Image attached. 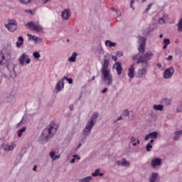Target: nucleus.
I'll return each instance as SVG.
<instances>
[{"instance_id": "1", "label": "nucleus", "mask_w": 182, "mask_h": 182, "mask_svg": "<svg viewBox=\"0 0 182 182\" xmlns=\"http://www.w3.org/2000/svg\"><path fill=\"white\" fill-rule=\"evenodd\" d=\"M146 42H147L146 38L142 36L139 37V47L138 50L140 53L132 57V60H134L136 65L141 64V68L138 69L136 74V77L139 79H143V77L147 76V73L149 72V60H151L153 56H154V54L151 51H147L144 55L141 54L146 52Z\"/></svg>"}, {"instance_id": "2", "label": "nucleus", "mask_w": 182, "mask_h": 182, "mask_svg": "<svg viewBox=\"0 0 182 182\" xmlns=\"http://www.w3.org/2000/svg\"><path fill=\"white\" fill-rule=\"evenodd\" d=\"M107 56H105L104 61L102 63L101 73L102 75V80L104 83L107 86H112L113 85V75L110 72V68H109V65L110 61L109 59L106 58Z\"/></svg>"}, {"instance_id": "3", "label": "nucleus", "mask_w": 182, "mask_h": 182, "mask_svg": "<svg viewBox=\"0 0 182 182\" xmlns=\"http://www.w3.org/2000/svg\"><path fill=\"white\" fill-rule=\"evenodd\" d=\"M59 129V125L55 122H51L48 128L43 130L41 134V139L43 141H48L50 137H53L56 134Z\"/></svg>"}, {"instance_id": "4", "label": "nucleus", "mask_w": 182, "mask_h": 182, "mask_svg": "<svg viewBox=\"0 0 182 182\" xmlns=\"http://www.w3.org/2000/svg\"><path fill=\"white\" fill-rule=\"evenodd\" d=\"M27 28L31 29V31H34L36 32H38L39 33H41L43 31V27L41 26L39 23H36L33 21H31L26 24Z\"/></svg>"}, {"instance_id": "5", "label": "nucleus", "mask_w": 182, "mask_h": 182, "mask_svg": "<svg viewBox=\"0 0 182 182\" xmlns=\"http://www.w3.org/2000/svg\"><path fill=\"white\" fill-rule=\"evenodd\" d=\"M4 26L9 32H15V31L18 29V24L15 20H9L8 23L5 24Z\"/></svg>"}, {"instance_id": "6", "label": "nucleus", "mask_w": 182, "mask_h": 182, "mask_svg": "<svg viewBox=\"0 0 182 182\" xmlns=\"http://www.w3.org/2000/svg\"><path fill=\"white\" fill-rule=\"evenodd\" d=\"M18 62H19V65H21V66H24L25 63H26L27 65H29V63H31V59L29 58V55H28L25 53H23L18 58Z\"/></svg>"}, {"instance_id": "7", "label": "nucleus", "mask_w": 182, "mask_h": 182, "mask_svg": "<svg viewBox=\"0 0 182 182\" xmlns=\"http://www.w3.org/2000/svg\"><path fill=\"white\" fill-rule=\"evenodd\" d=\"M174 68L173 67L166 68L163 73L164 79H171L174 75Z\"/></svg>"}, {"instance_id": "8", "label": "nucleus", "mask_w": 182, "mask_h": 182, "mask_svg": "<svg viewBox=\"0 0 182 182\" xmlns=\"http://www.w3.org/2000/svg\"><path fill=\"white\" fill-rule=\"evenodd\" d=\"M16 147V143L11 141L10 144H5L3 145L4 151H12Z\"/></svg>"}, {"instance_id": "9", "label": "nucleus", "mask_w": 182, "mask_h": 182, "mask_svg": "<svg viewBox=\"0 0 182 182\" xmlns=\"http://www.w3.org/2000/svg\"><path fill=\"white\" fill-rule=\"evenodd\" d=\"M93 126L94 125L89 124V122H87L85 127L82 131L84 136H90V133H92V129H93Z\"/></svg>"}, {"instance_id": "10", "label": "nucleus", "mask_w": 182, "mask_h": 182, "mask_svg": "<svg viewBox=\"0 0 182 182\" xmlns=\"http://www.w3.org/2000/svg\"><path fill=\"white\" fill-rule=\"evenodd\" d=\"M97 117H99V112H94L91 115L90 120L87 121V123H89L90 124H92V126H95V124H96Z\"/></svg>"}, {"instance_id": "11", "label": "nucleus", "mask_w": 182, "mask_h": 182, "mask_svg": "<svg viewBox=\"0 0 182 182\" xmlns=\"http://www.w3.org/2000/svg\"><path fill=\"white\" fill-rule=\"evenodd\" d=\"M112 68L113 69L116 70L118 76H120V75H122V71L123 70V68H122V63L120 62L115 63Z\"/></svg>"}, {"instance_id": "12", "label": "nucleus", "mask_w": 182, "mask_h": 182, "mask_svg": "<svg viewBox=\"0 0 182 182\" xmlns=\"http://www.w3.org/2000/svg\"><path fill=\"white\" fill-rule=\"evenodd\" d=\"M65 87V81L63 80H60L58 81L55 87V90H56V92L58 93V92H60L63 88Z\"/></svg>"}, {"instance_id": "13", "label": "nucleus", "mask_w": 182, "mask_h": 182, "mask_svg": "<svg viewBox=\"0 0 182 182\" xmlns=\"http://www.w3.org/2000/svg\"><path fill=\"white\" fill-rule=\"evenodd\" d=\"M71 12L69 9L64 10L61 14V18L64 21H68L70 18Z\"/></svg>"}, {"instance_id": "14", "label": "nucleus", "mask_w": 182, "mask_h": 182, "mask_svg": "<svg viewBox=\"0 0 182 182\" xmlns=\"http://www.w3.org/2000/svg\"><path fill=\"white\" fill-rule=\"evenodd\" d=\"M27 36L28 38V41H34L35 43H42V38L36 36H33L31 34H27Z\"/></svg>"}, {"instance_id": "15", "label": "nucleus", "mask_w": 182, "mask_h": 182, "mask_svg": "<svg viewBox=\"0 0 182 182\" xmlns=\"http://www.w3.org/2000/svg\"><path fill=\"white\" fill-rule=\"evenodd\" d=\"M151 165L152 167L156 168L161 166V159L160 158H155L151 160Z\"/></svg>"}, {"instance_id": "16", "label": "nucleus", "mask_w": 182, "mask_h": 182, "mask_svg": "<svg viewBox=\"0 0 182 182\" xmlns=\"http://www.w3.org/2000/svg\"><path fill=\"white\" fill-rule=\"evenodd\" d=\"M166 22H168V14H164L158 20L159 25H164V23H166Z\"/></svg>"}, {"instance_id": "17", "label": "nucleus", "mask_w": 182, "mask_h": 182, "mask_svg": "<svg viewBox=\"0 0 182 182\" xmlns=\"http://www.w3.org/2000/svg\"><path fill=\"white\" fill-rule=\"evenodd\" d=\"M158 136H159V133H157V132H153L146 134L144 138V140L145 141H147V140H149V139H157Z\"/></svg>"}, {"instance_id": "18", "label": "nucleus", "mask_w": 182, "mask_h": 182, "mask_svg": "<svg viewBox=\"0 0 182 182\" xmlns=\"http://www.w3.org/2000/svg\"><path fill=\"white\" fill-rule=\"evenodd\" d=\"M135 72L136 68H134V65H131V67L128 70V76L130 79H133L134 77Z\"/></svg>"}, {"instance_id": "19", "label": "nucleus", "mask_w": 182, "mask_h": 182, "mask_svg": "<svg viewBox=\"0 0 182 182\" xmlns=\"http://www.w3.org/2000/svg\"><path fill=\"white\" fill-rule=\"evenodd\" d=\"M117 164L118 166H122V167H129V166H130V162L123 158L121 161H117Z\"/></svg>"}, {"instance_id": "20", "label": "nucleus", "mask_w": 182, "mask_h": 182, "mask_svg": "<svg viewBox=\"0 0 182 182\" xmlns=\"http://www.w3.org/2000/svg\"><path fill=\"white\" fill-rule=\"evenodd\" d=\"M136 137L134 136H131L130 137V143H132V146L134 147H136V146H137V144H140V140L137 139L136 142Z\"/></svg>"}, {"instance_id": "21", "label": "nucleus", "mask_w": 182, "mask_h": 182, "mask_svg": "<svg viewBox=\"0 0 182 182\" xmlns=\"http://www.w3.org/2000/svg\"><path fill=\"white\" fill-rule=\"evenodd\" d=\"M76 58H77V53H73L72 55L68 58V62H76Z\"/></svg>"}, {"instance_id": "22", "label": "nucleus", "mask_w": 182, "mask_h": 182, "mask_svg": "<svg viewBox=\"0 0 182 182\" xmlns=\"http://www.w3.org/2000/svg\"><path fill=\"white\" fill-rule=\"evenodd\" d=\"M157 178H159V173H153L151 174V176L149 178V181L150 182H155L156 180H157Z\"/></svg>"}, {"instance_id": "23", "label": "nucleus", "mask_w": 182, "mask_h": 182, "mask_svg": "<svg viewBox=\"0 0 182 182\" xmlns=\"http://www.w3.org/2000/svg\"><path fill=\"white\" fill-rule=\"evenodd\" d=\"M92 177H97V176H100L102 177V176H104L103 173H100V168H97L92 173Z\"/></svg>"}, {"instance_id": "24", "label": "nucleus", "mask_w": 182, "mask_h": 182, "mask_svg": "<svg viewBox=\"0 0 182 182\" xmlns=\"http://www.w3.org/2000/svg\"><path fill=\"white\" fill-rule=\"evenodd\" d=\"M23 45V37L19 36L18 38V42H16L17 48H21Z\"/></svg>"}, {"instance_id": "25", "label": "nucleus", "mask_w": 182, "mask_h": 182, "mask_svg": "<svg viewBox=\"0 0 182 182\" xmlns=\"http://www.w3.org/2000/svg\"><path fill=\"white\" fill-rule=\"evenodd\" d=\"M171 102L172 100L170 98H164L162 100V103L165 105V106H170V105H171Z\"/></svg>"}, {"instance_id": "26", "label": "nucleus", "mask_w": 182, "mask_h": 182, "mask_svg": "<svg viewBox=\"0 0 182 182\" xmlns=\"http://www.w3.org/2000/svg\"><path fill=\"white\" fill-rule=\"evenodd\" d=\"M26 132V127H23L22 129H20L18 131V139H21L22 137V134Z\"/></svg>"}, {"instance_id": "27", "label": "nucleus", "mask_w": 182, "mask_h": 182, "mask_svg": "<svg viewBox=\"0 0 182 182\" xmlns=\"http://www.w3.org/2000/svg\"><path fill=\"white\" fill-rule=\"evenodd\" d=\"M105 46H109V48H114L116 46V43H113L109 40L105 41Z\"/></svg>"}, {"instance_id": "28", "label": "nucleus", "mask_w": 182, "mask_h": 182, "mask_svg": "<svg viewBox=\"0 0 182 182\" xmlns=\"http://www.w3.org/2000/svg\"><path fill=\"white\" fill-rule=\"evenodd\" d=\"M6 62V60L5 59V55H4V53H0V65H4Z\"/></svg>"}, {"instance_id": "29", "label": "nucleus", "mask_w": 182, "mask_h": 182, "mask_svg": "<svg viewBox=\"0 0 182 182\" xmlns=\"http://www.w3.org/2000/svg\"><path fill=\"white\" fill-rule=\"evenodd\" d=\"M154 110H159L160 112L163 111V109H164V106L161 105H154Z\"/></svg>"}, {"instance_id": "30", "label": "nucleus", "mask_w": 182, "mask_h": 182, "mask_svg": "<svg viewBox=\"0 0 182 182\" xmlns=\"http://www.w3.org/2000/svg\"><path fill=\"white\" fill-rule=\"evenodd\" d=\"M92 179H93V178L92 176H87L84 178L80 179L79 182H90Z\"/></svg>"}, {"instance_id": "31", "label": "nucleus", "mask_w": 182, "mask_h": 182, "mask_svg": "<svg viewBox=\"0 0 182 182\" xmlns=\"http://www.w3.org/2000/svg\"><path fill=\"white\" fill-rule=\"evenodd\" d=\"M62 80H63V82H65V80H67L69 85H72V83H73V80L72 78H68L67 77H63L62 78Z\"/></svg>"}, {"instance_id": "32", "label": "nucleus", "mask_w": 182, "mask_h": 182, "mask_svg": "<svg viewBox=\"0 0 182 182\" xmlns=\"http://www.w3.org/2000/svg\"><path fill=\"white\" fill-rule=\"evenodd\" d=\"M33 58H35V59H39V58H41V54L39 53V52L36 51L33 53Z\"/></svg>"}, {"instance_id": "33", "label": "nucleus", "mask_w": 182, "mask_h": 182, "mask_svg": "<svg viewBox=\"0 0 182 182\" xmlns=\"http://www.w3.org/2000/svg\"><path fill=\"white\" fill-rule=\"evenodd\" d=\"M152 149H153V145L150 144V143L147 144L146 146V151H151Z\"/></svg>"}, {"instance_id": "34", "label": "nucleus", "mask_w": 182, "mask_h": 182, "mask_svg": "<svg viewBox=\"0 0 182 182\" xmlns=\"http://www.w3.org/2000/svg\"><path fill=\"white\" fill-rule=\"evenodd\" d=\"M153 4H150L148 5V7L145 9V11H144V14H149V11H150V9H151V6Z\"/></svg>"}, {"instance_id": "35", "label": "nucleus", "mask_w": 182, "mask_h": 182, "mask_svg": "<svg viewBox=\"0 0 182 182\" xmlns=\"http://www.w3.org/2000/svg\"><path fill=\"white\" fill-rule=\"evenodd\" d=\"M19 1L23 5H28V4L31 3V0H19Z\"/></svg>"}, {"instance_id": "36", "label": "nucleus", "mask_w": 182, "mask_h": 182, "mask_svg": "<svg viewBox=\"0 0 182 182\" xmlns=\"http://www.w3.org/2000/svg\"><path fill=\"white\" fill-rule=\"evenodd\" d=\"M164 45H167V46L170 45V39H168V38H165V39L164 40Z\"/></svg>"}, {"instance_id": "37", "label": "nucleus", "mask_w": 182, "mask_h": 182, "mask_svg": "<svg viewBox=\"0 0 182 182\" xmlns=\"http://www.w3.org/2000/svg\"><path fill=\"white\" fill-rule=\"evenodd\" d=\"M116 55H117V56H119V58H121V56H123V52L117 51Z\"/></svg>"}, {"instance_id": "38", "label": "nucleus", "mask_w": 182, "mask_h": 182, "mask_svg": "<svg viewBox=\"0 0 182 182\" xmlns=\"http://www.w3.org/2000/svg\"><path fill=\"white\" fill-rule=\"evenodd\" d=\"M50 157H51L52 160H53V159L55 158V151H51L50 152Z\"/></svg>"}, {"instance_id": "39", "label": "nucleus", "mask_w": 182, "mask_h": 182, "mask_svg": "<svg viewBox=\"0 0 182 182\" xmlns=\"http://www.w3.org/2000/svg\"><path fill=\"white\" fill-rule=\"evenodd\" d=\"M112 11H114V12H116V14L118 16H119H119L122 15V13L120 11L116 10L115 9H112Z\"/></svg>"}, {"instance_id": "40", "label": "nucleus", "mask_w": 182, "mask_h": 182, "mask_svg": "<svg viewBox=\"0 0 182 182\" xmlns=\"http://www.w3.org/2000/svg\"><path fill=\"white\" fill-rule=\"evenodd\" d=\"M58 159H60V155L54 156V158H53V161H55V160H58Z\"/></svg>"}, {"instance_id": "41", "label": "nucleus", "mask_w": 182, "mask_h": 182, "mask_svg": "<svg viewBox=\"0 0 182 182\" xmlns=\"http://www.w3.org/2000/svg\"><path fill=\"white\" fill-rule=\"evenodd\" d=\"M124 112L125 116H130V112H129L128 109H125L124 111Z\"/></svg>"}, {"instance_id": "42", "label": "nucleus", "mask_w": 182, "mask_h": 182, "mask_svg": "<svg viewBox=\"0 0 182 182\" xmlns=\"http://www.w3.org/2000/svg\"><path fill=\"white\" fill-rule=\"evenodd\" d=\"M175 134H176V136H180V134H182V130L176 131V132H175Z\"/></svg>"}, {"instance_id": "43", "label": "nucleus", "mask_w": 182, "mask_h": 182, "mask_svg": "<svg viewBox=\"0 0 182 182\" xmlns=\"http://www.w3.org/2000/svg\"><path fill=\"white\" fill-rule=\"evenodd\" d=\"M112 60H114V62H117V57L116 55H112Z\"/></svg>"}, {"instance_id": "44", "label": "nucleus", "mask_w": 182, "mask_h": 182, "mask_svg": "<svg viewBox=\"0 0 182 182\" xmlns=\"http://www.w3.org/2000/svg\"><path fill=\"white\" fill-rule=\"evenodd\" d=\"M178 139H180V136L179 135H176L174 137H173V140H178Z\"/></svg>"}, {"instance_id": "45", "label": "nucleus", "mask_w": 182, "mask_h": 182, "mask_svg": "<svg viewBox=\"0 0 182 182\" xmlns=\"http://www.w3.org/2000/svg\"><path fill=\"white\" fill-rule=\"evenodd\" d=\"M73 157L74 159H77V160H80V156H77V155H74V156H73Z\"/></svg>"}, {"instance_id": "46", "label": "nucleus", "mask_w": 182, "mask_h": 182, "mask_svg": "<svg viewBox=\"0 0 182 182\" xmlns=\"http://www.w3.org/2000/svg\"><path fill=\"white\" fill-rule=\"evenodd\" d=\"M50 0H42L43 4L45 5L46 4H48Z\"/></svg>"}, {"instance_id": "47", "label": "nucleus", "mask_w": 182, "mask_h": 182, "mask_svg": "<svg viewBox=\"0 0 182 182\" xmlns=\"http://www.w3.org/2000/svg\"><path fill=\"white\" fill-rule=\"evenodd\" d=\"M171 59H173V55H168L166 58L167 60H171Z\"/></svg>"}, {"instance_id": "48", "label": "nucleus", "mask_w": 182, "mask_h": 182, "mask_svg": "<svg viewBox=\"0 0 182 182\" xmlns=\"http://www.w3.org/2000/svg\"><path fill=\"white\" fill-rule=\"evenodd\" d=\"M75 161H76V159H75V158H74V159H71L70 163H71L72 164H73V163H75Z\"/></svg>"}, {"instance_id": "49", "label": "nucleus", "mask_w": 182, "mask_h": 182, "mask_svg": "<svg viewBox=\"0 0 182 182\" xmlns=\"http://www.w3.org/2000/svg\"><path fill=\"white\" fill-rule=\"evenodd\" d=\"M102 92V93H106V92H107V88H104Z\"/></svg>"}, {"instance_id": "50", "label": "nucleus", "mask_w": 182, "mask_h": 182, "mask_svg": "<svg viewBox=\"0 0 182 182\" xmlns=\"http://www.w3.org/2000/svg\"><path fill=\"white\" fill-rule=\"evenodd\" d=\"M123 118L122 117V116H119L117 119V122H119V120H122Z\"/></svg>"}, {"instance_id": "51", "label": "nucleus", "mask_w": 182, "mask_h": 182, "mask_svg": "<svg viewBox=\"0 0 182 182\" xmlns=\"http://www.w3.org/2000/svg\"><path fill=\"white\" fill-rule=\"evenodd\" d=\"M130 8H132L133 9V11H134V6H133L132 4H130Z\"/></svg>"}, {"instance_id": "52", "label": "nucleus", "mask_w": 182, "mask_h": 182, "mask_svg": "<svg viewBox=\"0 0 182 182\" xmlns=\"http://www.w3.org/2000/svg\"><path fill=\"white\" fill-rule=\"evenodd\" d=\"M167 44H165L164 46H163V49H167Z\"/></svg>"}, {"instance_id": "53", "label": "nucleus", "mask_w": 182, "mask_h": 182, "mask_svg": "<svg viewBox=\"0 0 182 182\" xmlns=\"http://www.w3.org/2000/svg\"><path fill=\"white\" fill-rule=\"evenodd\" d=\"M36 168H37V166H34L33 168V171H36Z\"/></svg>"}, {"instance_id": "54", "label": "nucleus", "mask_w": 182, "mask_h": 182, "mask_svg": "<svg viewBox=\"0 0 182 182\" xmlns=\"http://www.w3.org/2000/svg\"><path fill=\"white\" fill-rule=\"evenodd\" d=\"M156 66H158V68H161V64L157 63V64H156Z\"/></svg>"}, {"instance_id": "55", "label": "nucleus", "mask_w": 182, "mask_h": 182, "mask_svg": "<svg viewBox=\"0 0 182 182\" xmlns=\"http://www.w3.org/2000/svg\"><path fill=\"white\" fill-rule=\"evenodd\" d=\"M70 110H73V109H74L73 105L70 106Z\"/></svg>"}, {"instance_id": "56", "label": "nucleus", "mask_w": 182, "mask_h": 182, "mask_svg": "<svg viewBox=\"0 0 182 182\" xmlns=\"http://www.w3.org/2000/svg\"><path fill=\"white\" fill-rule=\"evenodd\" d=\"M150 143L151 144H153V143H154V139H151Z\"/></svg>"}, {"instance_id": "57", "label": "nucleus", "mask_w": 182, "mask_h": 182, "mask_svg": "<svg viewBox=\"0 0 182 182\" xmlns=\"http://www.w3.org/2000/svg\"><path fill=\"white\" fill-rule=\"evenodd\" d=\"M96 79V76H93L92 77V80H95Z\"/></svg>"}, {"instance_id": "58", "label": "nucleus", "mask_w": 182, "mask_h": 182, "mask_svg": "<svg viewBox=\"0 0 182 182\" xmlns=\"http://www.w3.org/2000/svg\"><path fill=\"white\" fill-rule=\"evenodd\" d=\"M21 123H22V122L17 124V127H19V126H21Z\"/></svg>"}, {"instance_id": "59", "label": "nucleus", "mask_w": 182, "mask_h": 182, "mask_svg": "<svg viewBox=\"0 0 182 182\" xmlns=\"http://www.w3.org/2000/svg\"><path fill=\"white\" fill-rule=\"evenodd\" d=\"M27 12H28V14H32V10H28Z\"/></svg>"}, {"instance_id": "60", "label": "nucleus", "mask_w": 182, "mask_h": 182, "mask_svg": "<svg viewBox=\"0 0 182 182\" xmlns=\"http://www.w3.org/2000/svg\"><path fill=\"white\" fill-rule=\"evenodd\" d=\"M131 4L133 5V4H134V0H132Z\"/></svg>"}, {"instance_id": "61", "label": "nucleus", "mask_w": 182, "mask_h": 182, "mask_svg": "<svg viewBox=\"0 0 182 182\" xmlns=\"http://www.w3.org/2000/svg\"><path fill=\"white\" fill-rule=\"evenodd\" d=\"M159 38H163V34H161L160 36H159Z\"/></svg>"}, {"instance_id": "62", "label": "nucleus", "mask_w": 182, "mask_h": 182, "mask_svg": "<svg viewBox=\"0 0 182 182\" xmlns=\"http://www.w3.org/2000/svg\"><path fill=\"white\" fill-rule=\"evenodd\" d=\"M147 0H142L141 2H146Z\"/></svg>"}, {"instance_id": "63", "label": "nucleus", "mask_w": 182, "mask_h": 182, "mask_svg": "<svg viewBox=\"0 0 182 182\" xmlns=\"http://www.w3.org/2000/svg\"><path fill=\"white\" fill-rule=\"evenodd\" d=\"M79 146H80V144H79Z\"/></svg>"}]
</instances>
